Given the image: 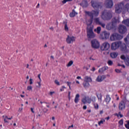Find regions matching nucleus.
Returning a JSON list of instances; mask_svg holds the SVG:
<instances>
[{"label": "nucleus", "mask_w": 129, "mask_h": 129, "mask_svg": "<svg viewBox=\"0 0 129 129\" xmlns=\"http://www.w3.org/2000/svg\"><path fill=\"white\" fill-rule=\"evenodd\" d=\"M100 36L102 40H107L109 38V36H110V33L107 31H103L100 34Z\"/></svg>", "instance_id": "nucleus-10"}, {"label": "nucleus", "mask_w": 129, "mask_h": 129, "mask_svg": "<svg viewBox=\"0 0 129 129\" xmlns=\"http://www.w3.org/2000/svg\"><path fill=\"white\" fill-rule=\"evenodd\" d=\"M83 69H86V70H88V67L85 66L83 67Z\"/></svg>", "instance_id": "nucleus-52"}, {"label": "nucleus", "mask_w": 129, "mask_h": 129, "mask_svg": "<svg viewBox=\"0 0 129 129\" xmlns=\"http://www.w3.org/2000/svg\"><path fill=\"white\" fill-rule=\"evenodd\" d=\"M91 101L93 102H95L96 97L95 96L91 97Z\"/></svg>", "instance_id": "nucleus-33"}, {"label": "nucleus", "mask_w": 129, "mask_h": 129, "mask_svg": "<svg viewBox=\"0 0 129 129\" xmlns=\"http://www.w3.org/2000/svg\"><path fill=\"white\" fill-rule=\"evenodd\" d=\"M73 61L72 60H71L68 64V65H73Z\"/></svg>", "instance_id": "nucleus-45"}, {"label": "nucleus", "mask_w": 129, "mask_h": 129, "mask_svg": "<svg viewBox=\"0 0 129 129\" xmlns=\"http://www.w3.org/2000/svg\"><path fill=\"white\" fill-rule=\"evenodd\" d=\"M74 127V126L73 125V124H72V125L69 126V129L70 128V127Z\"/></svg>", "instance_id": "nucleus-60"}, {"label": "nucleus", "mask_w": 129, "mask_h": 129, "mask_svg": "<svg viewBox=\"0 0 129 129\" xmlns=\"http://www.w3.org/2000/svg\"><path fill=\"white\" fill-rule=\"evenodd\" d=\"M67 2H72V0H63L62 2V4H66Z\"/></svg>", "instance_id": "nucleus-41"}, {"label": "nucleus", "mask_w": 129, "mask_h": 129, "mask_svg": "<svg viewBox=\"0 0 129 129\" xmlns=\"http://www.w3.org/2000/svg\"><path fill=\"white\" fill-rule=\"evenodd\" d=\"M83 85L85 88H88L90 85L88 82L85 81L83 83Z\"/></svg>", "instance_id": "nucleus-22"}, {"label": "nucleus", "mask_w": 129, "mask_h": 129, "mask_svg": "<svg viewBox=\"0 0 129 129\" xmlns=\"http://www.w3.org/2000/svg\"><path fill=\"white\" fill-rule=\"evenodd\" d=\"M115 72H116V73H121V71H120V70H118V69H116L115 70Z\"/></svg>", "instance_id": "nucleus-42"}, {"label": "nucleus", "mask_w": 129, "mask_h": 129, "mask_svg": "<svg viewBox=\"0 0 129 129\" xmlns=\"http://www.w3.org/2000/svg\"><path fill=\"white\" fill-rule=\"evenodd\" d=\"M76 15H77V13H76L75 11L73 10V12L70 13V16L71 17V18H74V17L75 16H76Z\"/></svg>", "instance_id": "nucleus-25"}, {"label": "nucleus", "mask_w": 129, "mask_h": 129, "mask_svg": "<svg viewBox=\"0 0 129 129\" xmlns=\"http://www.w3.org/2000/svg\"><path fill=\"white\" fill-rule=\"evenodd\" d=\"M85 14L86 15H88L89 17H90L91 19L89 21H92V20H93V16H94V17H98V15H99V12H98V11H92L91 12L85 11Z\"/></svg>", "instance_id": "nucleus-6"}, {"label": "nucleus", "mask_w": 129, "mask_h": 129, "mask_svg": "<svg viewBox=\"0 0 129 129\" xmlns=\"http://www.w3.org/2000/svg\"><path fill=\"white\" fill-rule=\"evenodd\" d=\"M114 27V25H113V23L111 22L107 24L106 26V29L107 30H111V29H112Z\"/></svg>", "instance_id": "nucleus-15"}, {"label": "nucleus", "mask_w": 129, "mask_h": 129, "mask_svg": "<svg viewBox=\"0 0 129 129\" xmlns=\"http://www.w3.org/2000/svg\"><path fill=\"white\" fill-rule=\"evenodd\" d=\"M118 123H119V124H120V125H123V119H121V120H120L118 121Z\"/></svg>", "instance_id": "nucleus-34"}, {"label": "nucleus", "mask_w": 129, "mask_h": 129, "mask_svg": "<svg viewBox=\"0 0 129 129\" xmlns=\"http://www.w3.org/2000/svg\"><path fill=\"white\" fill-rule=\"evenodd\" d=\"M79 97H80V95L79 94H77L76 95L75 98V102L76 103H78V101H79Z\"/></svg>", "instance_id": "nucleus-24"}, {"label": "nucleus", "mask_w": 129, "mask_h": 129, "mask_svg": "<svg viewBox=\"0 0 129 129\" xmlns=\"http://www.w3.org/2000/svg\"><path fill=\"white\" fill-rule=\"evenodd\" d=\"M105 5L106 8L109 9L112 8V7H113V2H112V1L111 0H106Z\"/></svg>", "instance_id": "nucleus-13"}, {"label": "nucleus", "mask_w": 129, "mask_h": 129, "mask_svg": "<svg viewBox=\"0 0 129 129\" xmlns=\"http://www.w3.org/2000/svg\"><path fill=\"white\" fill-rule=\"evenodd\" d=\"M123 38V36L117 33H114L110 35V41H118V40H121Z\"/></svg>", "instance_id": "nucleus-5"}, {"label": "nucleus", "mask_w": 129, "mask_h": 129, "mask_svg": "<svg viewBox=\"0 0 129 129\" xmlns=\"http://www.w3.org/2000/svg\"><path fill=\"white\" fill-rule=\"evenodd\" d=\"M101 77H102V79H103V80H104V79H105V78H106V76L103 75L102 76H101Z\"/></svg>", "instance_id": "nucleus-46"}, {"label": "nucleus", "mask_w": 129, "mask_h": 129, "mask_svg": "<svg viewBox=\"0 0 129 129\" xmlns=\"http://www.w3.org/2000/svg\"><path fill=\"white\" fill-rule=\"evenodd\" d=\"M94 31L96 32L97 34H100V32H101V27H98L97 29H94Z\"/></svg>", "instance_id": "nucleus-28"}, {"label": "nucleus", "mask_w": 129, "mask_h": 129, "mask_svg": "<svg viewBox=\"0 0 129 129\" xmlns=\"http://www.w3.org/2000/svg\"><path fill=\"white\" fill-rule=\"evenodd\" d=\"M81 6L83 8H86L88 7V3H87L86 1H83L81 4Z\"/></svg>", "instance_id": "nucleus-21"}, {"label": "nucleus", "mask_w": 129, "mask_h": 129, "mask_svg": "<svg viewBox=\"0 0 129 129\" xmlns=\"http://www.w3.org/2000/svg\"><path fill=\"white\" fill-rule=\"evenodd\" d=\"M108 64L109 65H112V61H111V60H109V61H108Z\"/></svg>", "instance_id": "nucleus-44"}, {"label": "nucleus", "mask_w": 129, "mask_h": 129, "mask_svg": "<svg viewBox=\"0 0 129 129\" xmlns=\"http://www.w3.org/2000/svg\"><path fill=\"white\" fill-rule=\"evenodd\" d=\"M92 21H87V25L88 26L87 32V37L89 39H93L95 38V34L93 33V25H92Z\"/></svg>", "instance_id": "nucleus-3"}, {"label": "nucleus", "mask_w": 129, "mask_h": 129, "mask_svg": "<svg viewBox=\"0 0 129 129\" xmlns=\"http://www.w3.org/2000/svg\"><path fill=\"white\" fill-rule=\"evenodd\" d=\"M54 93H55V92H54V91L50 92L49 94H50V95H53V94H54Z\"/></svg>", "instance_id": "nucleus-49"}, {"label": "nucleus", "mask_w": 129, "mask_h": 129, "mask_svg": "<svg viewBox=\"0 0 129 129\" xmlns=\"http://www.w3.org/2000/svg\"><path fill=\"white\" fill-rule=\"evenodd\" d=\"M96 95L98 98V100H99V101H100V102H101V101H102V94H101V93L98 94L96 93Z\"/></svg>", "instance_id": "nucleus-20"}, {"label": "nucleus", "mask_w": 129, "mask_h": 129, "mask_svg": "<svg viewBox=\"0 0 129 129\" xmlns=\"http://www.w3.org/2000/svg\"><path fill=\"white\" fill-rule=\"evenodd\" d=\"M109 118H110V117L109 116H108L105 118V119H107V120H109Z\"/></svg>", "instance_id": "nucleus-57"}, {"label": "nucleus", "mask_w": 129, "mask_h": 129, "mask_svg": "<svg viewBox=\"0 0 129 129\" xmlns=\"http://www.w3.org/2000/svg\"><path fill=\"white\" fill-rule=\"evenodd\" d=\"M71 94V92H69L68 93V97H70V94Z\"/></svg>", "instance_id": "nucleus-59"}, {"label": "nucleus", "mask_w": 129, "mask_h": 129, "mask_svg": "<svg viewBox=\"0 0 129 129\" xmlns=\"http://www.w3.org/2000/svg\"><path fill=\"white\" fill-rule=\"evenodd\" d=\"M115 13L117 15L121 14L122 16L126 13H129V3L124 5V3L121 2L115 5Z\"/></svg>", "instance_id": "nucleus-1"}, {"label": "nucleus", "mask_w": 129, "mask_h": 129, "mask_svg": "<svg viewBox=\"0 0 129 129\" xmlns=\"http://www.w3.org/2000/svg\"><path fill=\"white\" fill-rule=\"evenodd\" d=\"M110 97L109 96V95H107L106 96V98L105 99V101L107 103V104H108L109 103V101H110Z\"/></svg>", "instance_id": "nucleus-23"}, {"label": "nucleus", "mask_w": 129, "mask_h": 129, "mask_svg": "<svg viewBox=\"0 0 129 129\" xmlns=\"http://www.w3.org/2000/svg\"><path fill=\"white\" fill-rule=\"evenodd\" d=\"M107 69H108V67L107 66H104V67L99 69L98 72H99V73L102 74V73H103V72H104V71L107 70Z\"/></svg>", "instance_id": "nucleus-17"}, {"label": "nucleus", "mask_w": 129, "mask_h": 129, "mask_svg": "<svg viewBox=\"0 0 129 129\" xmlns=\"http://www.w3.org/2000/svg\"><path fill=\"white\" fill-rule=\"evenodd\" d=\"M40 8V4H38L37 6H36V9H39Z\"/></svg>", "instance_id": "nucleus-56"}, {"label": "nucleus", "mask_w": 129, "mask_h": 129, "mask_svg": "<svg viewBox=\"0 0 129 129\" xmlns=\"http://www.w3.org/2000/svg\"><path fill=\"white\" fill-rule=\"evenodd\" d=\"M82 102H83L84 104H86V103L87 102V100H86V97H85L82 99Z\"/></svg>", "instance_id": "nucleus-31"}, {"label": "nucleus", "mask_w": 129, "mask_h": 129, "mask_svg": "<svg viewBox=\"0 0 129 129\" xmlns=\"http://www.w3.org/2000/svg\"><path fill=\"white\" fill-rule=\"evenodd\" d=\"M102 113H103V111L101 110V111H100V114H102Z\"/></svg>", "instance_id": "nucleus-62"}, {"label": "nucleus", "mask_w": 129, "mask_h": 129, "mask_svg": "<svg viewBox=\"0 0 129 129\" xmlns=\"http://www.w3.org/2000/svg\"><path fill=\"white\" fill-rule=\"evenodd\" d=\"M77 79H81V77H79V76H78L77 77Z\"/></svg>", "instance_id": "nucleus-64"}, {"label": "nucleus", "mask_w": 129, "mask_h": 129, "mask_svg": "<svg viewBox=\"0 0 129 129\" xmlns=\"http://www.w3.org/2000/svg\"><path fill=\"white\" fill-rule=\"evenodd\" d=\"M54 83L58 86H59V85H60V82H59V81H58V80H55L54 81Z\"/></svg>", "instance_id": "nucleus-37"}, {"label": "nucleus", "mask_w": 129, "mask_h": 129, "mask_svg": "<svg viewBox=\"0 0 129 129\" xmlns=\"http://www.w3.org/2000/svg\"><path fill=\"white\" fill-rule=\"evenodd\" d=\"M67 85L69 87V89L71 90V87L70 85H71V82H67Z\"/></svg>", "instance_id": "nucleus-39"}, {"label": "nucleus", "mask_w": 129, "mask_h": 129, "mask_svg": "<svg viewBox=\"0 0 129 129\" xmlns=\"http://www.w3.org/2000/svg\"><path fill=\"white\" fill-rule=\"evenodd\" d=\"M122 24L126 25L127 27H129V19H126L122 21Z\"/></svg>", "instance_id": "nucleus-27"}, {"label": "nucleus", "mask_w": 129, "mask_h": 129, "mask_svg": "<svg viewBox=\"0 0 129 129\" xmlns=\"http://www.w3.org/2000/svg\"><path fill=\"white\" fill-rule=\"evenodd\" d=\"M85 81H87V82H91L92 81V79H91V78L88 77V76H86L85 77Z\"/></svg>", "instance_id": "nucleus-26"}, {"label": "nucleus", "mask_w": 129, "mask_h": 129, "mask_svg": "<svg viewBox=\"0 0 129 129\" xmlns=\"http://www.w3.org/2000/svg\"><path fill=\"white\" fill-rule=\"evenodd\" d=\"M92 48L98 49L100 47V43L97 39H93L91 41Z\"/></svg>", "instance_id": "nucleus-8"}, {"label": "nucleus", "mask_w": 129, "mask_h": 129, "mask_svg": "<svg viewBox=\"0 0 129 129\" xmlns=\"http://www.w3.org/2000/svg\"><path fill=\"white\" fill-rule=\"evenodd\" d=\"M118 66H121L122 68H125V65H118Z\"/></svg>", "instance_id": "nucleus-55"}, {"label": "nucleus", "mask_w": 129, "mask_h": 129, "mask_svg": "<svg viewBox=\"0 0 129 129\" xmlns=\"http://www.w3.org/2000/svg\"><path fill=\"white\" fill-rule=\"evenodd\" d=\"M101 18L102 20H110V19L112 18V14H111V12L105 10L102 13Z\"/></svg>", "instance_id": "nucleus-4"}, {"label": "nucleus", "mask_w": 129, "mask_h": 129, "mask_svg": "<svg viewBox=\"0 0 129 129\" xmlns=\"http://www.w3.org/2000/svg\"><path fill=\"white\" fill-rule=\"evenodd\" d=\"M119 47L120 51H121L122 53H128L129 50L126 48V45L124 43H122L121 41H116L112 43L111 44V49L113 50V51L117 50Z\"/></svg>", "instance_id": "nucleus-2"}, {"label": "nucleus", "mask_w": 129, "mask_h": 129, "mask_svg": "<svg viewBox=\"0 0 129 129\" xmlns=\"http://www.w3.org/2000/svg\"><path fill=\"white\" fill-rule=\"evenodd\" d=\"M4 120L5 121V122H9V121H8V120H7V119L6 118H4Z\"/></svg>", "instance_id": "nucleus-54"}, {"label": "nucleus", "mask_w": 129, "mask_h": 129, "mask_svg": "<svg viewBox=\"0 0 129 129\" xmlns=\"http://www.w3.org/2000/svg\"><path fill=\"white\" fill-rule=\"evenodd\" d=\"M50 59H51V60H54V56H50Z\"/></svg>", "instance_id": "nucleus-58"}, {"label": "nucleus", "mask_w": 129, "mask_h": 129, "mask_svg": "<svg viewBox=\"0 0 129 129\" xmlns=\"http://www.w3.org/2000/svg\"><path fill=\"white\" fill-rule=\"evenodd\" d=\"M83 109H86L87 108V106L86 105H84L83 107Z\"/></svg>", "instance_id": "nucleus-53"}, {"label": "nucleus", "mask_w": 129, "mask_h": 129, "mask_svg": "<svg viewBox=\"0 0 129 129\" xmlns=\"http://www.w3.org/2000/svg\"><path fill=\"white\" fill-rule=\"evenodd\" d=\"M86 99L88 103H91V98H89V97H86Z\"/></svg>", "instance_id": "nucleus-30"}, {"label": "nucleus", "mask_w": 129, "mask_h": 129, "mask_svg": "<svg viewBox=\"0 0 129 129\" xmlns=\"http://www.w3.org/2000/svg\"><path fill=\"white\" fill-rule=\"evenodd\" d=\"M27 90L29 91H31L32 90V86H29L27 87Z\"/></svg>", "instance_id": "nucleus-40"}, {"label": "nucleus", "mask_w": 129, "mask_h": 129, "mask_svg": "<svg viewBox=\"0 0 129 129\" xmlns=\"http://www.w3.org/2000/svg\"><path fill=\"white\" fill-rule=\"evenodd\" d=\"M31 110L33 113H35V111H34V108H31Z\"/></svg>", "instance_id": "nucleus-50"}, {"label": "nucleus", "mask_w": 129, "mask_h": 129, "mask_svg": "<svg viewBox=\"0 0 129 129\" xmlns=\"http://www.w3.org/2000/svg\"><path fill=\"white\" fill-rule=\"evenodd\" d=\"M92 71H93V72H94V71H95V68H94V67H93V68H92Z\"/></svg>", "instance_id": "nucleus-61"}, {"label": "nucleus", "mask_w": 129, "mask_h": 129, "mask_svg": "<svg viewBox=\"0 0 129 129\" xmlns=\"http://www.w3.org/2000/svg\"><path fill=\"white\" fill-rule=\"evenodd\" d=\"M118 32L120 34H125L126 32H127V29H126V27L124 25H120L118 28Z\"/></svg>", "instance_id": "nucleus-9"}, {"label": "nucleus", "mask_w": 129, "mask_h": 129, "mask_svg": "<svg viewBox=\"0 0 129 129\" xmlns=\"http://www.w3.org/2000/svg\"><path fill=\"white\" fill-rule=\"evenodd\" d=\"M38 84L39 85L38 87L40 88L41 87V81H40V82H38Z\"/></svg>", "instance_id": "nucleus-51"}, {"label": "nucleus", "mask_w": 129, "mask_h": 129, "mask_svg": "<svg viewBox=\"0 0 129 129\" xmlns=\"http://www.w3.org/2000/svg\"><path fill=\"white\" fill-rule=\"evenodd\" d=\"M118 107H119V110H122V109H123V108H124L125 107L124 102L123 101L120 102L119 104Z\"/></svg>", "instance_id": "nucleus-18"}, {"label": "nucleus", "mask_w": 129, "mask_h": 129, "mask_svg": "<svg viewBox=\"0 0 129 129\" xmlns=\"http://www.w3.org/2000/svg\"><path fill=\"white\" fill-rule=\"evenodd\" d=\"M110 48V44L107 41H105L102 43L100 46V49L101 51H108Z\"/></svg>", "instance_id": "nucleus-7"}, {"label": "nucleus", "mask_w": 129, "mask_h": 129, "mask_svg": "<svg viewBox=\"0 0 129 129\" xmlns=\"http://www.w3.org/2000/svg\"><path fill=\"white\" fill-rule=\"evenodd\" d=\"M64 30L66 32H68L69 28H68V26H67V24H66L64 26Z\"/></svg>", "instance_id": "nucleus-38"}, {"label": "nucleus", "mask_w": 129, "mask_h": 129, "mask_svg": "<svg viewBox=\"0 0 129 129\" xmlns=\"http://www.w3.org/2000/svg\"><path fill=\"white\" fill-rule=\"evenodd\" d=\"M104 121H105V120L103 119L99 121L98 123L99 125H100V124H103V122H104Z\"/></svg>", "instance_id": "nucleus-35"}, {"label": "nucleus", "mask_w": 129, "mask_h": 129, "mask_svg": "<svg viewBox=\"0 0 129 129\" xmlns=\"http://www.w3.org/2000/svg\"><path fill=\"white\" fill-rule=\"evenodd\" d=\"M76 39V38L75 37L73 36L68 35V37L66 39L67 43H68V44H72L73 42H75Z\"/></svg>", "instance_id": "nucleus-11"}, {"label": "nucleus", "mask_w": 129, "mask_h": 129, "mask_svg": "<svg viewBox=\"0 0 129 129\" xmlns=\"http://www.w3.org/2000/svg\"><path fill=\"white\" fill-rule=\"evenodd\" d=\"M47 47H48V45H47V44H45L44 45V48H47Z\"/></svg>", "instance_id": "nucleus-63"}, {"label": "nucleus", "mask_w": 129, "mask_h": 129, "mask_svg": "<svg viewBox=\"0 0 129 129\" xmlns=\"http://www.w3.org/2000/svg\"><path fill=\"white\" fill-rule=\"evenodd\" d=\"M120 58L122 60H123L124 61V62H126V64H128V65H129V59L126 58V57H125V55H121L120 56Z\"/></svg>", "instance_id": "nucleus-16"}, {"label": "nucleus", "mask_w": 129, "mask_h": 129, "mask_svg": "<svg viewBox=\"0 0 129 129\" xmlns=\"http://www.w3.org/2000/svg\"><path fill=\"white\" fill-rule=\"evenodd\" d=\"M91 4L94 9H99V8H101V3H96L94 2V1H92Z\"/></svg>", "instance_id": "nucleus-14"}, {"label": "nucleus", "mask_w": 129, "mask_h": 129, "mask_svg": "<svg viewBox=\"0 0 129 129\" xmlns=\"http://www.w3.org/2000/svg\"><path fill=\"white\" fill-rule=\"evenodd\" d=\"M115 115H116L117 116H118V115H119L120 117H122L123 116V115L121 114L120 112H119L118 114L117 113L115 114Z\"/></svg>", "instance_id": "nucleus-36"}, {"label": "nucleus", "mask_w": 129, "mask_h": 129, "mask_svg": "<svg viewBox=\"0 0 129 129\" xmlns=\"http://www.w3.org/2000/svg\"><path fill=\"white\" fill-rule=\"evenodd\" d=\"M110 57L113 59H114L118 56V52H113L110 53Z\"/></svg>", "instance_id": "nucleus-19"}, {"label": "nucleus", "mask_w": 129, "mask_h": 129, "mask_svg": "<svg viewBox=\"0 0 129 129\" xmlns=\"http://www.w3.org/2000/svg\"><path fill=\"white\" fill-rule=\"evenodd\" d=\"M29 84H30V85H32V84H33V79H30L29 80Z\"/></svg>", "instance_id": "nucleus-43"}, {"label": "nucleus", "mask_w": 129, "mask_h": 129, "mask_svg": "<svg viewBox=\"0 0 129 129\" xmlns=\"http://www.w3.org/2000/svg\"><path fill=\"white\" fill-rule=\"evenodd\" d=\"M38 77L40 80V81H41V74H39L38 76Z\"/></svg>", "instance_id": "nucleus-48"}, {"label": "nucleus", "mask_w": 129, "mask_h": 129, "mask_svg": "<svg viewBox=\"0 0 129 129\" xmlns=\"http://www.w3.org/2000/svg\"><path fill=\"white\" fill-rule=\"evenodd\" d=\"M94 21L95 23L97 24V25H100V26H101L102 28H105V23L100 21L99 18H94Z\"/></svg>", "instance_id": "nucleus-12"}, {"label": "nucleus", "mask_w": 129, "mask_h": 129, "mask_svg": "<svg viewBox=\"0 0 129 129\" xmlns=\"http://www.w3.org/2000/svg\"><path fill=\"white\" fill-rule=\"evenodd\" d=\"M126 122H127V123L124 124L125 127L127 129H129V120H126Z\"/></svg>", "instance_id": "nucleus-32"}, {"label": "nucleus", "mask_w": 129, "mask_h": 129, "mask_svg": "<svg viewBox=\"0 0 129 129\" xmlns=\"http://www.w3.org/2000/svg\"><path fill=\"white\" fill-rule=\"evenodd\" d=\"M96 81H97L98 82H101L102 81H103V79H102V78L101 76H99L96 79Z\"/></svg>", "instance_id": "nucleus-29"}, {"label": "nucleus", "mask_w": 129, "mask_h": 129, "mask_svg": "<svg viewBox=\"0 0 129 129\" xmlns=\"http://www.w3.org/2000/svg\"><path fill=\"white\" fill-rule=\"evenodd\" d=\"M94 107H95V109H98V107H99L98 104H97L96 105L94 106Z\"/></svg>", "instance_id": "nucleus-47"}]
</instances>
